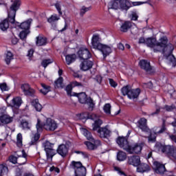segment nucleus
<instances>
[{"mask_svg": "<svg viewBox=\"0 0 176 176\" xmlns=\"http://www.w3.org/2000/svg\"><path fill=\"white\" fill-rule=\"evenodd\" d=\"M6 173H8V167L3 164L0 165V176L3 175Z\"/></svg>", "mask_w": 176, "mask_h": 176, "instance_id": "de8ad7c7", "label": "nucleus"}, {"mask_svg": "<svg viewBox=\"0 0 176 176\" xmlns=\"http://www.w3.org/2000/svg\"><path fill=\"white\" fill-rule=\"evenodd\" d=\"M164 109H166L167 112H171L172 111H174V109H176V107L174 105H170V106L166 105L164 107Z\"/></svg>", "mask_w": 176, "mask_h": 176, "instance_id": "603ef678", "label": "nucleus"}, {"mask_svg": "<svg viewBox=\"0 0 176 176\" xmlns=\"http://www.w3.org/2000/svg\"><path fill=\"white\" fill-rule=\"evenodd\" d=\"M41 87L43 88L40 90V91L42 93V94H44V96L47 94L49 91H50V86L42 83Z\"/></svg>", "mask_w": 176, "mask_h": 176, "instance_id": "ea45409f", "label": "nucleus"}, {"mask_svg": "<svg viewBox=\"0 0 176 176\" xmlns=\"http://www.w3.org/2000/svg\"><path fill=\"white\" fill-rule=\"evenodd\" d=\"M30 34V30H23L19 33V38L23 41L27 38V36Z\"/></svg>", "mask_w": 176, "mask_h": 176, "instance_id": "c03bdc74", "label": "nucleus"}, {"mask_svg": "<svg viewBox=\"0 0 176 176\" xmlns=\"http://www.w3.org/2000/svg\"><path fill=\"white\" fill-rule=\"evenodd\" d=\"M121 92L123 96H127L130 100H135V98H138L141 91L140 89H134L131 88V86L126 85L121 89Z\"/></svg>", "mask_w": 176, "mask_h": 176, "instance_id": "0eeeda50", "label": "nucleus"}, {"mask_svg": "<svg viewBox=\"0 0 176 176\" xmlns=\"http://www.w3.org/2000/svg\"><path fill=\"white\" fill-rule=\"evenodd\" d=\"M111 9H119L120 8L123 10H129V8L132 6H140V5H144V3H148V1H133L131 2L129 0H114Z\"/></svg>", "mask_w": 176, "mask_h": 176, "instance_id": "39448f33", "label": "nucleus"}, {"mask_svg": "<svg viewBox=\"0 0 176 176\" xmlns=\"http://www.w3.org/2000/svg\"><path fill=\"white\" fill-rule=\"evenodd\" d=\"M0 122L2 124H9V123H12V122H13V117L4 113L0 118Z\"/></svg>", "mask_w": 176, "mask_h": 176, "instance_id": "5701e85b", "label": "nucleus"}, {"mask_svg": "<svg viewBox=\"0 0 176 176\" xmlns=\"http://www.w3.org/2000/svg\"><path fill=\"white\" fill-rule=\"evenodd\" d=\"M21 124L23 130H30L31 129V124L25 120H23Z\"/></svg>", "mask_w": 176, "mask_h": 176, "instance_id": "a19ab883", "label": "nucleus"}, {"mask_svg": "<svg viewBox=\"0 0 176 176\" xmlns=\"http://www.w3.org/2000/svg\"><path fill=\"white\" fill-rule=\"evenodd\" d=\"M50 171H54V173H57L58 174V173H60V169L58 168H56L54 166H52L50 168Z\"/></svg>", "mask_w": 176, "mask_h": 176, "instance_id": "bf43d9fd", "label": "nucleus"}, {"mask_svg": "<svg viewBox=\"0 0 176 176\" xmlns=\"http://www.w3.org/2000/svg\"><path fill=\"white\" fill-rule=\"evenodd\" d=\"M36 45L37 46H44V45H46V42H47V40L46 39V37L39 35L36 38Z\"/></svg>", "mask_w": 176, "mask_h": 176, "instance_id": "c85d7f7f", "label": "nucleus"}, {"mask_svg": "<svg viewBox=\"0 0 176 176\" xmlns=\"http://www.w3.org/2000/svg\"><path fill=\"white\" fill-rule=\"evenodd\" d=\"M137 171L138 173H148V171H151V166L146 164H140Z\"/></svg>", "mask_w": 176, "mask_h": 176, "instance_id": "cd10ccee", "label": "nucleus"}, {"mask_svg": "<svg viewBox=\"0 0 176 176\" xmlns=\"http://www.w3.org/2000/svg\"><path fill=\"white\" fill-rule=\"evenodd\" d=\"M146 45L151 47L154 53L162 52L170 65L175 67L176 59L173 55L174 45L173 44H167L166 37L161 38L160 41H157L155 38H148L146 39Z\"/></svg>", "mask_w": 176, "mask_h": 176, "instance_id": "f257e3e1", "label": "nucleus"}, {"mask_svg": "<svg viewBox=\"0 0 176 176\" xmlns=\"http://www.w3.org/2000/svg\"><path fill=\"white\" fill-rule=\"evenodd\" d=\"M8 28H9V21L4 19L0 23V30H1V31H6Z\"/></svg>", "mask_w": 176, "mask_h": 176, "instance_id": "e433bc0d", "label": "nucleus"}, {"mask_svg": "<svg viewBox=\"0 0 176 176\" xmlns=\"http://www.w3.org/2000/svg\"><path fill=\"white\" fill-rule=\"evenodd\" d=\"M0 89L2 91H8V85H6V83H1L0 84Z\"/></svg>", "mask_w": 176, "mask_h": 176, "instance_id": "5fc2aeb1", "label": "nucleus"}, {"mask_svg": "<svg viewBox=\"0 0 176 176\" xmlns=\"http://www.w3.org/2000/svg\"><path fill=\"white\" fill-rule=\"evenodd\" d=\"M9 160L11 163H12L13 164H18V157H15L14 155H11L9 157Z\"/></svg>", "mask_w": 176, "mask_h": 176, "instance_id": "8fccbe9b", "label": "nucleus"}, {"mask_svg": "<svg viewBox=\"0 0 176 176\" xmlns=\"http://www.w3.org/2000/svg\"><path fill=\"white\" fill-rule=\"evenodd\" d=\"M133 25H134V23H131V21H126L122 23L120 26V31L122 32H127V31H129V30H130V28H131Z\"/></svg>", "mask_w": 176, "mask_h": 176, "instance_id": "393cba45", "label": "nucleus"}, {"mask_svg": "<svg viewBox=\"0 0 176 176\" xmlns=\"http://www.w3.org/2000/svg\"><path fill=\"white\" fill-rule=\"evenodd\" d=\"M131 20H133V21H137V20H138V13H137V11L132 12Z\"/></svg>", "mask_w": 176, "mask_h": 176, "instance_id": "3c124183", "label": "nucleus"}, {"mask_svg": "<svg viewBox=\"0 0 176 176\" xmlns=\"http://www.w3.org/2000/svg\"><path fill=\"white\" fill-rule=\"evenodd\" d=\"M16 140H17V145L19 146H21L23 145V135L21 133H18L16 136Z\"/></svg>", "mask_w": 176, "mask_h": 176, "instance_id": "09e8293b", "label": "nucleus"}, {"mask_svg": "<svg viewBox=\"0 0 176 176\" xmlns=\"http://www.w3.org/2000/svg\"><path fill=\"white\" fill-rule=\"evenodd\" d=\"M81 132L83 134V135L86 137L87 140H88L89 141H94V138H93V135H91V133H90V131H89L87 129H81Z\"/></svg>", "mask_w": 176, "mask_h": 176, "instance_id": "f704fd0d", "label": "nucleus"}, {"mask_svg": "<svg viewBox=\"0 0 176 176\" xmlns=\"http://www.w3.org/2000/svg\"><path fill=\"white\" fill-rule=\"evenodd\" d=\"M21 153L22 155H20L19 154L16 155L18 156V164L20 166L23 164H25L27 163V153H25V151L24 150H22L21 151Z\"/></svg>", "mask_w": 176, "mask_h": 176, "instance_id": "b1692460", "label": "nucleus"}, {"mask_svg": "<svg viewBox=\"0 0 176 176\" xmlns=\"http://www.w3.org/2000/svg\"><path fill=\"white\" fill-rule=\"evenodd\" d=\"M146 122L145 118H140V120L138 122V127L142 131H148V129L146 126Z\"/></svg>", "mask_w": 176, "mask_h": 176, "instance_id": "a878e982", "label": "nucleus"}, {"mask_svg": "<svg viewBox=\"0 0 176 176\" xmlns=\"http://www.w3.org/2000/svg\"><path fill=\"white\" fill-rule=\"evenodd\" d=\"M76 94L80 104H87L89 111H93V109L94 108V102H93V100L91 98H87V96L85 92Z\"/></svg>", "mask_w": 176, "mask_h": 176, "instance_id": "1a4fd4ad", "label": "nucleus"}, {"mask_svg": "<svg viewBox=\"0 0 176 176\" xmlns=\"http://www.w3.org/2000/svg\"><path fill=\"white\" fill-rule=\"evenodd\" d=\"M57 152L58 155L62 156L63 157L67 156V153H68V146L66 144H60L57 148Z\"/></svg>", "mask_w": 176, "mask_h": 176, "instance_id": "4be33fe9", "label": "nucleus"}, {"mask_svg": "<svg viewBox=\"0 0 176 176\" xmlns=\"http://www.w3.org/2000/svg\"><path fill=\"white\" fill-rule=\"evenodd\" d=\"M155 148L159 152L164 153L169 159L176 160V148L171 145H163L160 143H157Z\"/></svg>", "mask_w": 176, "mask_h": 176, "instance_id": "423d86ee", "label": "nucleus"}, {"mask_svg": "<svg viewBox=\"0 0 176 176\" xmlns=\"http://www.w3.org/2000/svg\"><path fill=\"white\" fill-rule=\"evenodd\" d=\"M21 90L24 93L25 96H32L35 94V90L34 89L30 87V85L23 84L21 85Z\"/></svg>", "mask_w": 176, "mask_h": 176, "instance_id": "aec40b11", "label": "nucleus"}, {"mask_svg": "<svg viewBox=\"0 0 176 176\" xmlns=\"http://www.w3.org/2000/svg\"><path fill=\"white\" fill-rule=\"evenodd\" d=\"M88 119H91V120H94V123L92 124V129L94 131H97L100 128V126L102 124V120L98 118V116L94 113L89 114Z\"/></svg>", "mask_w": 176, "mask_h": 176, "instance_id": "ddd939ff", "label": "nucleus"}, {"mask_svg": "<svg viewBox=\"0 0 176 176\" xmlns=\"http://www.w3.org/2000/svg\"><path fill=\"white\" fill-rule=\"evenodd\" d=\"M98 133L99 137H100V138H108V137H110L111 135V131L109 129H108V128H107V126L105 127H100L99 126V128H98Z\"/></svg>", "mask_w": 176, "mask_h": 176, "instance_id": "f3484780", "label": "nucleus"}, {"mask_svg": "<svg viewBox=\"0 0 176 176\" xmlns=\"http://www.w3.org/2000/svg\"><path fill=\"white\" fill-rule=\"evenodd\" d=\"M93 49L99 50L103 54L104 58L112 53V45H104L100 43V35L94 34L91 38Z\"/></svg>", "mask_w": 176, "mask_h": 176, "instance_id": "20e7f679", "label": "nucleus"}, {"mask_svg": "<svg viewBox=\"0 0 176 176\" xmlns=\"http://www.w3.org/2000/svg\"><path fill=\"white\" fill-rule=\"evenodd\" d=\"M139 43H146V39L144 38L143 37L139 38Z\"/></svg>", "mask_w": 176, "mask_h": 176, "instance_id": "e2e57ef3", "label": "nucleus"}, {"mask_svg": "<svg viewBox=\"0 0 176 176\" xmlns=\"http://www.w3.org/2000/svg\"><path fill=\"white\" fill-rule=\"evenodd\" d=\"M37 133L34 134V137L30 142V145H35L36 142L39 140L41 137L40 133H42V130L45 129L47 131H54L57 129V122L51 118H47L46 121L43 123H41V120H37V124L36 125Z\"/></svg>", "mask_w": 176, "mask_h": 176, "instance_id": "7ed1b4c3", "label": "nucleus"}, {"mask_svg": "<svg viewBox=\"0 0 176 176\" xmlns=\"http://www.w3.org/2000/svg\"><path fill=\"white\" fill-rule=\"evenodd\" d=\"M91 142L94 143H91L90 142H85V144L90 151H94V149H97V147L101 145V142L98 140L94 139V140H91Z\"/></svg>", "mask_w": 176, "mask_h": 176, "instance_id": "a211bd4d", "label": "nucleus"}, {"mask_svg": "<svg viewBox=\"0 0 176 176\" xmlns=\"http://www.w3.org/2000/svg\"><path fill=\"white\" fill-rule=\"evenodd\" d=\"M34 49H30L28 52V57H29V58H32V56H34Z\"/></svg>", "mask_w": 176, "mask_h": 176, "instance_id": "4d7b16f0", "label": "nucleus"}, {"mask_svg": "<svg viewBox=\"0 0 176 176\" xmlns=\"http://www.w3.org/2000/svg\"><path fill=\"white\" fill-rule=\"evenodd\" d=\"M60 20V16L56 14H54L50 16V17L47 18V21L50 24H53V23H56V21H58Z\"/></svg>", "mask_w": 176, "mask_h": 176, "instance_id": "c9c22d12", "label": "nucleus"}, {"mask_svg": "<svg viewBox=\"0 0 176 176\" xmlns=\"http://www.w3.org/2000/svg\"><path fill=\"white\" fill-rule=\"evenodd\" d=\"M21 98L16 97L12 99V102H11V107L12 108H19L20 105H21Z\"/></svg>", "mask_w": 176, "mask_h": 176, "instance_id": "2f4dec72", "label": "nucleus"}, {"mask_svg": "<svg viewBox=\"0 0 176 176\" xmlns=\"http://www.w3.org/2000/svg\"><path fill=\"white\" fill-rule=\"evenodd\" d=\"M142 148H144V143H135L131 146H129L126 152L130 155H140L141 151H142Z\"/></svg>", "mask_w": 176, "mask_h": 176, "instance_id": "9b49d317", "label": "nucleus"}, {"mask_svg": "<svg viewBox=\"0 0 176 176\" xmlns=\"http://www.w3.org/2000/svg\"><path fill=\"white\" fill-rule=\"evenodd\" d=\"M12 4L10 7V9L8 10V21L15 25V27H19L22 30H28L31 26V23H32V19H28V21L20 24L19 22H16V13L21 5V1L20 0L12 1Z\"/></svg>", "mask_w": 176, "mask_h": 176, "instance_id": "f03ea898", "label": "nucleus"}, {"mask_svg": "<svg viewBox=\"0 0 176 176\" xmlns=\"http://www.w3.org/2000/svg\"><path fill=\"white\" fill-rule=\"evenodd\" d=\"M161 109H163V108L157 107L155 111L151 113V116H155V115H158V113H160Z\"/></svg>", "mask_w": 176, "mask_h": 176, "instance_id": "6e6d98bb", "label": "nucleus"}, {"mask_svg": "<svg viewBox=\"0 0 176 176\" xmlns=\"http://www.w3.org/2000/svg\"><path fill=\"white\" fill-rule=\"evenodd\" d=\"M139 65L142 69H144L145 71H151V63L149 61L146 60H142L140 61Z\"/></svg>", "mask_w": 176, "mask_h": 176, "instance_id": "bb28decb", "label": "nucleus"}, {"mask_svg": "<svg viewBox=\"0 0 176 176\" xmlns=\"http://www.w3.org/2000/svg\"><path fill=\"white\" fill-rule=\"evenodd\" d=\"M55 8L58 10L59 16H62L63 15V12H61V6H60V3H56L55 4Z\"/></svg>", "mask_w": 176, "mask_h": 176, "instance_id": "864d4df0", "label": "nucleus"}, {"mask_svg": "<svg viewBox=\"0 0 176 176\" xmlns=\"http://www.w3.org/2000/svg\"><path fill=\"white\" fill-rule=\"evenodd\" d=\"M32 105L35 108L37 112H41L42 111V104L39 103V100L38 99H34L32 101Z\"/></svg>", "mask_w": 176, "mask_h": 176, "instance_id": "473e14b6", "label": "nucleus"}, {"mask_svg": "<svg viewBox=\"0 0 176 176\" xmlns=\"http://www.w3.org/2000/svg\"><path fill=\"white\" fill-rule=\"evenodd\" d=\"M141 164V158L138 155H133L128 157V164L133 166L134 167H138Z\"/></svg>", "mask_w": 176, "mask_h": 176, "instance_id": "dca6fc26", "label": "nucleus"}, {"mask_svg": "<svg viewBox=\"0 0 176 176\" xmlns=\"http://www.w3.org/2000/svg\"><path fill=\"white\" fill-rule=\"evenodd\" d=\"M11 42H12V45H17V43L19 42V38H16V37H13L11 40Z\"/></svg>", "mask_w": 176, "mask_h": 176, "instance_id": "052dcab7", "label": "nucleus"}, {"mask_svg": "<svg viewBox=\"0 0 176 176\" xmlns=\"http://www.w3.org/2000/svg\"><path fill=\"white\" fill-rule=\"evenodd\" d=\"M118 49H120V50H124V45H123V44H122V43H119Z\"/></svg>", "mask_w": 176, "mask_h": 176, "instance_id": "0e129e2a", "label": "nucleus"}, {"mask_svg": "<svg viewBox=\"0 0 176 176\" xmlns=\"http://www.w3.org/2000/svg\"><path fill=\"white\" fill-rule=\"evenodd\" d=\"M12 60H13V54L11 52L8 51L6 54L5 58V61L6 64H10V61H12Z\"/></svg>", "mask_w": 176, "mask_h": 176, "instance_id": "58836bf2", "label": "nucleus"}, {"mask_svg": "<svg viewBox=\"0 0 176 176\" xmlns=\"http://www.w3.org/2000/svg\"><path fill=\"white\" fill-rule=\"evenodd\" d=\"M127 159V154L125 152L120 151L117 153V160L118 162H124Z\"/></svg>", "mask_w": 176, "mask_h": 176, "instance_id": "72a5a7b5", "label": "nucleus"}, {"mask_svg": "<svg viewBox=\"0 0 176 176\" xmlns=\"http://www.w3.org/2000/svg\"><path fill=\"white\" fill-rule=\"evenodd\" d=\"M92 67L93 61L89 60H85L80 65V68L82 71H89Z\"/></svg>", "mask_w": 176, "mask_h": 176, "instance_id": "412c9836", "label": "nucleus"}, {"mask_svg": "<svg viewBox=\"0 0 176 176\" xmlns=\"http://www.w3.org/2000/svg\"><path fill=\"white\" fill-rule=\"evenodd\" d=\"M166 131V122H163L162 126L161 128L156 127L154 130L153 133H151L148 137L149 142H155L156 141V135L157 134H162Z\"/></svg>", "mask_w": 176, "mask_h": 176, "instance_id": "f8f14e48", "label": "nucleus"}, {"mask_svg": "<svg viewBox=\"0 0 176 176\" xmlns=\"http://www.w3.org/2000/svg\"><path fill=\"white\" fill-rule=\"evenodd\" d=\"M81 155L82 156V157H84L85 159L89 157V155H87V153H85V152H82L81 153Z\"/></svg>", "mask_w": 176, "mask_h": 176, "instance_id": "338daca9", "label": "nucleus"}, {"mask_svg": "<svg viewBox=\"0 0 176 176\" xmlns=\"http://www.w3.org/2000/svg\"><path fill=\"white\" fill-rule=\"evenodd\" d=\"M68 25H67V23L65 24L64 28L60 30L61 32H63V31H65V30H67Z\"/></svg>", "mask_w": 176, "mask_h": 176, "instance_id": "774afa93", "label": "nucleus"}, {"mask_svg": "<svg viewBox=\"0 0 176 176\" xmlns=\"http://www.w3.org/2000/svg\"><path fill=\"white\" fill-rule=\"evenodd\" d=\"M153 166L157 174H164V172L166 171V166H164V164H160L159 162H154Z\"/></svg>", "mask_w": 176, "mask_h": 176, "instance_id": "6ab92c4d", "label": "nucleus"}, {"mask_svg": "<svg viewBox=\"0 0 176 176\" xmlns=\"http://www.w3.org/2000/svg\"><path fill=\"white\" fill-rule=\"evenodd\" d=\"M53 144L47 140L43 143V146L45 151L47 160H49V159L52 160L53 156L56 155V150L53 149Z\"/></svg>", "mask_w": 176, "mask_h": 176, "instance_id": "9d476101", "label": "nucleus"}, {"mask_svg": "<svg viewBox=\"0 0 176 176\" xmlns=\"http://www.w3.org/2000/svg\"><path fill=\"white\" fill-rule=\"evenodd\" d=\"M63 77H59L54 82V85H55V87H63Z\"/></svg>", "mask_w": 176, "mask_h": 176, "instance_id": "37998d69", "label": "nucleus"}, {"mask_svg": "<svg viewBox=\"0 0 176 176\" xmlns=\"http://www.w3.org/2000/svg\"><path fill=\"white\" fill-rule=\"evenodd\" d=\"M89 114L87 113H82L80 114H77L76 118L78 120H82V122H85L86 120L89 119Z\"/></svg>", "mask_w": 176, "mask_h": 176, "instance_id": "4c0bfd02", "label": "nucleus"}, {"mask_svg": "<svg viewBox=\"0 0 176 176\" xmlns=\"http://www.w3.org/2000/svg\"><path fill=\"white\" fill-rule=\"evenodd\" d=\"M70 167L74 170L76 176L86 175V168L83 166L81 162L72 161L70 164Z\"/></svg>", "mask_w": 176, "mask_h": 176, "instance_id": "6e6552de", "label": "nucleus"}, {"mask_svg": "<svg viewBox=\"0 0 176 176\" xmlns=\"http://www.w3.org/2000/svg\"><path fill=\"white\" fill-rule=\"evenodd\" d=\"M6 111L3 108H0V118L3 116V115L5 113Z\"/></svg>", "mask_w": 176, "mask_h": 176, "instance_id": "69168bd1", "label": "nucleus"}, {"mask_svg": "<svg viewBox=\"0 0 176 176\" xmlns=\"http://www.w3.org/2000/svg\"><path fill=\"white\" fill-rule=\"evenodd\" d=\"M118 145H119L120 147H121L124 151H127L129 146H130L129 144V141L127 140V138L124 137H119L117 139L116 141Z\"/></svg>", "mask_w": 176, "mask_h": 176, "instance_id": "2eb2a0df", "label": "nucleus"}, {"mask_svg": "<svg viewBox=\"0 0 176 176\" xmlns=\"http://www.w3.org/2000/svg\"><path fill=\"white\" fill-rule=\"evenodd\" d=\"M76 86H82V85L76 81H74V82H71V84L68 85L66 87L65 90H66L68 96H71L72 89H73V87H76Z\"/></svg>", "mask_w": 176, "mask_h": 176, "instance_id": "c756f323", "label": "nucleus"}, {"mask_svg": "<svg viewBox=\"0 0 176 176\" xmlns=\"http://www.w3.org/2000/svg\"><path fill=\"white\" fill-rule=\"evenodd\" d=\"M76 60V54H67L65 56V61L67 65H71V64H72V63H74Z\"/></svg>", "mask_w": 176, "mask_h": 176, "instance_id": "7c9ffc66", "label": "nucleus"}, {"mask_svg": "<svg viewBox=\"0 0 176 176\" xmlns=\"http://www.w3.org/2000/svg\"><path fill=\"white\" fill-rule=\"evenodd\" d=\"M114 169H115L116 171H118V173L119 174H120L121 175H123L124 174V173H123V171H122V170H121L120 168H119V167L116 166V167L114 168Z\"/></svg>", "mask_w": 176, "mask_h": 176, "instance_id": "680f3d73", "label": "nucleus"}, {"mask_svg": "<svg viewBox=\"0 0 176 176\" xmlns=\"http://www.w3.org/2000/svg\"><path fill=\"white\" fill-rule=\"evenodd\" d=\"M109 84L112 87H116V86H118V83L111 78L109 79Z\"/></svg>", "mask_w": 176, "mask_h": 176, "instance_id": "13d9d810", "label": "nucleus"}, {"mask_svg": "<svg viewBox=\"0 0 176 176\" xmlns=\"http://www.w3.org/2000/svg\"><path fill=\"white\" fill-rule=\"evenodd\" d=\"M111 104L107 103L103 107V111L106 115H109L111 113Z\"/></svg>", "mask_w": 176, "mask_h": 176, "instance_id": "79ce46f5", "label": "nucleus"}, {"mask_svg": "<svg viewBox=\"0 0 176 176\" xmlns=\"http://www.w3.org/2000/svg\"><path fill=\"white\" fill-rule=\"evenodd\" d=\"M78 54L79 58L81 60H89L91 57V54H90V51L87 50V48H80L79 51L78 52Z\"/></svg>", "mask_w": 176, "mask_h": 176, "instance_id": "4468645a", "label": "nucleus"}, {"mask_svg": "<svg viewBox=\"0 0 176 176\" xmlns=\"http://www.w3.org/2000/svg\"><path fill=\"white\" fill-rule=\"evenodd\" d=\"M91 7L82 6L80 9V14L81 16H83L85 13H86L87 12H89V10H91Z\"/></svg>", "mask_w": 176, "mask_h": 176, "instance_id": "49530a36", "label": "nucleus"}, {"mask_svg": "<svg viewBox=\"0 0 176 176\" xmlns=\"http://www.w3.org/2000/svg\"><path fill=\"white\" fill-rule=\"evenodd\" d=\"M52 63H53V59H45L42 61L41 65H43L44 68H46V67H47L49 64H52Z\"/></svg>", "mask_w": 176, "mask_h": 176, "instance_id": "a18cd8bd", "label": "nucleus"}]
</instances>
